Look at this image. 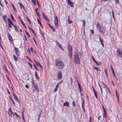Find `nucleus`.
<instances>
[{"mask_svg": "<svg viewBox=\"0 0 122 122\" xmlns=\"http://www.w3.org/2000/svg\"><path fill=\"white\" fill-rule=\"evenodd\" d=\"M82 52H78L76 51L75 54V56L74 58L73 61L76 64H79L80 62V59L81 56Z\"/></svg>", "mask_w": 122, "mask_h": 122, "instance_id": "obj_1", "label": "nucleus"}, {"mask_svg": "<svg viewBox=\"0 0 122 122\" xmlns=\"http://www.w3.org/2000/svg\"><path fill=\"white\" fill-rule=\"evenodd\" d=\"M55 64L57 67L59 69H63L64 66V64L61 61L56 59L55 60Z\"/></svg>", "mask_w": 122, "mask_h": 122, "instance_id": "obj_2", "label": "nucleus"}, {"mask_svg": "<svg viewBox=\"0 0 122 122\" xmlns=\"http://www.w3.org/2000/svg\"><path fill=\"white\" fill-rule=\"evenodd\" d=\"M118 56L122 57V49H118L117 53Z\"/></svg>", "mask_w": 122, "mask_h": 122, "instance_id": "obj_3", "label": "nucleus"}, {"mask_svg": "<svg viewBox=\"0 0 122 122\" xmlns=\"http://www.w3.org/2000/svg\"><path fill=\"white\" fill-rule=\"evenodd\" d=\"M42 15L43 18L47 21L49 22V20L47 17L46 16L45 14L43 12H42Z\"/></svg>", "mask_w": 122, "mask_h": 122, "instance_id": "obj_4", "label": "nucleus"}, {"mask_svg": "<svg viewBox=\"0 0 122 122\" xmlns=\"http://www.w3.org/2000/svg\"><path fill=\"white\" fill-rule=\"evenodd\" d=\"M68 50L69 51V53L72 52V48L71 45L69 44L68 45Z\"/></svg>", "mask_w": 122, "mask_h": 122, "instance_id": "obj_5", "label": "nucleus"}, {"mask_svg": "<svg viewBox=\"0 0 122 122\" xmlns=\"http://www.w3.org/2000/svg\"><path fill=\"white\" fill-rule=\"evenodd\" d=\"M7 35L10 42L12 43L13 42V39L11 35L9 33H8Z\"/></svg>", "mask_w": 122, "mask_h": 122, "instance_id": "obj_6", "label": "nucleus"}, {"mask_svg": "<svg viewBox=\"0 0 122 122\" xmlns=\"http://www.w3.org/2000/svg\"><path fill=\"white\" fill-rule=\"evenodd\" d=\"M62 74L61 73L58 72V73L57 78L59 80H60L62 79Z\"/></svg>", "mask_w": 122, "mask_h": 122, "instance_id": "obj_7", "label": "nucleus"}, {"mask_svg": "<svg viewBox=\"0 0 122 122\" xmlns=\"http://www.w3.org/2000/svg\"><path fill=\"white\" fill-rule=\"evenodd\" d=\"M19 3V4L20 6V8H22L24 10H25V11H26L25 8L23 5L20 2Z\"/></svg>", "mask_w": 122, "mask_h": 122, "instance_id": "obj_8", "label": "nucleus"}, {"mask_svg": "<svg viewBox=\"0 0 122 122\" xmlns=\"http://www.w3.org/2000/svg\"><path fill=\"white\" fill-rule=\"evenodd\" d=\"M67 3L71 7H73V3L70 0H67Z\"/></svg>", "mask_w": 122, "mask_h": 122, "instance_id": "obj_9", "label": "nucleus"}, {"mask_svg": "<svg viewBox=\"0 0 122 122\" xmlns=\"http://www.w3.org/2000/svg\"><path fill=\"white\" fill-rule=\"evenodd\" d=\"M55 26L56 28L59 27V24L58 23V21H54Z\"/></svg>", "mask_w": 122, "mask_h": 122, "instance_id": "obj_10", "label": "nucleus"}, {"mask_svg": "<svg viewBox=\"0 0 122 122\" xmlns=\"http://www.w3.org/2000/svg\"><path fill=\"white\" fill-rule=\"evenodd\" d=\"M18 17L20 20L21 22V23L22 24V25L24 26V27L25 28H26V26H25V24H24V22L22 21V20H21V19L20 18V16H19Z\"/></svg>", "mask_w": 122, "mask_h": 122, "instance_id": "obj_11", "label": "nucleus"}, {"mask_svg": "<svg viewBox=\"0 0 122 122\" xmlns=\"http://www.w3.org/2000/svg\"><path fill=\"white\" fill-rule=\"evenodd\" d=\"M111 69L112 70V72L113 74V75L114 76H115V77H116V78H117L116 76L115 75V72L114 71V70L113 69L112 66H111Z\"/></svg>", "mask_w": 122, "mask_h": 122, "instance_id": "obj_12", "label": "nucleus"}, {"mask_svg": "<svg viewBox=\"0 0 122 122\" xmlns=\"http://www.w3.org/2000/svg\"><path fill=\"white\" fill-rule=\"evenodd\" d=\"M63 106H66L67 107H69V105L67 102H66L63 104Z\"/></svg>", "mask_w": 122, "mask_h": 122, "instance_id": "obj_13", "label": "nucleus"}, {"mask_svg": "<svg viewBox=\"0 0 122 122\" xmlns=\"http://www.w3.org/2000/svg\"><path fill=\"white\" fill-rule=\"evenodd\" d=\"M56 42L58 44L57 46L59 48H60L62 50H63V49L61 46V45L60 44H59L57 41H56Z\"/></svg>", "mask_w": 122, "mask_h": 122, "instance_id": "obj_14", "label": "nucleus"}, {"mask_svg": "<svg viewBox=\"0 0 122 122\" xmlns=\"http://www.w3.org/2000/svg\"><path fill=\"white\" fill-rule=\"evenodd\" d=\"M97 27L98 30H100L101 28V26L99 23L98 22L97 23Z\"/></svg>", "mask_w": 122, "mask_h": 122, "instance_id": "obj_15", "label": "nucleus"}, {"mask_svg": "<svg viewBox=\"0 0 122 122\" xmlns=\"http://www.w3.org/2000/svg\"><path fill=\"white\" fill-rule=\"evenodd\" d=\"M14 99L18 103H20V102L19 101L18 99V98L17 96H14Z\"/></svg>", "mask_w": 122, "mask_h": 122, "instance_id": "obj_16", "label": "nucleus"}, {"mask_svg": "<svg viewBox=\"0 0 122 122\" xmlns=\"http://www.w3.org/2000/svg\"><path fill=\"white\" fill-rule=\"evenodd\" d=\"M41 110L39 112V114L38 115V121H40V117L41 115Z\"/></svg>", "mask_w": 122, "mask_h": 122, "instance_id": "obj_17", "label": "nucleus"}, {"mask_svg": "<svg viewBox=\"0 0 122 122\" xmlns=\"http://www.w3.org/2000/svg\"><path fill=\"white\" fill-rule=\"evenodd\" d=\"M104 70L105 71V72L106 74V75L107 77L108 76V74L107 73V68H105L104 69Z\"/></svg>", "mask_w": 122, "mask_h": 122, "instance_id": "obj_18", "label": "nucleus"}, {"mask_svg": "<svg viewBox=\"0 0 122 122\" xmlns=\"http://www.w3.org/2000/svg\"><path fill=\"white\" fill-rule=\"evenodd\" d=\"M37 20L38 22V23L39 24H40L41 26V27H43V26L42 25V24L41 23L40 21L39 20V19H37Z\"/></svg>", "mask_w": 122, "mask_h": 122, "instance_id": "obj_19", "label": "nucleus"}, {"mask_svg": "<svg viewBox=\"0 0 122 122\" xmlns=\"http://www.w3.org/2000/svg\"><path fill=\"white\" fill-rule=\"evenodd\" d=\"M93 68L95 70H96L97 71L99 70L100 71L101 70L100 68L98 67H97L95 66H93Z\"/></svg>", "mask_w": 122, "mask_h": 122, "instance_id": "obj_20", "label": "nucleus"}, {"mask_svg": "<svg viewBox=\"0 0 122 122\" xmlns=\"http://www.w3.org/2000/svg\"><path fill=\"white\" fill-rule=\"evenodd\" d=\"M104 113L103 115V117L105 118H106L107 116V113L106 111H104Z\"/></svg>", "mask_w": 122, "mask_h": 122, "instance_id": "obj_21", "label": "nucleus"}, {"mask_svg": "<svg viewBox=\"0 0 122 122\" xmlns=\"http://www.w3.org/2000/svg\"><path fill=\"white\" fill-rule=\"evenodd\" d=\"M72 52H69V57H70L72 59L73 58L72 56Z\"/></svg>", "mask_w": 122, "mask_h": 122, "instance_id": "obj_22", "label": "nucleus"}, {"mask_svg": "<svg viewBox=\"0 0 122 122\" xmlns=\"http://www.w3.org/2000/svg\"><path fill=\"white\" fill-rule=\"evenodd\" d=\"M38 9L37 8H36L35 9V10L36 11V13L37 14V16H38L40 18V16H39V13H38V12H37V10Z\"/></svg>", "mask_w": 122, "mask_h": 122, "instance_id": "obj_23", "label": "nucleus"}, {"mask_svg": "<svg viewBox=\"0 0 122 122\" xmlns=\"http://www.w3.org/2000/svg\"><path fill=\"white\" fill-rule=\"evenodd\" d=\"M116 95L117 98L118 99V101L119 102V96L118 95V94L117 92V90H116Z\"/></svg>", "mask_w": 122, "mask_h": 122, "instance_id": "obj_24", "label": "nucleus"}, {"mask_svg": "<svg viewBox=\"0 0 122 122\" xmlns=\"http://www.w3.org/2000/svg\"><path fill=\"white\" fill-rule=\"evenodd\" d=\"M7 20L9 23H10V24L11 25L13 23L12 21L10 19L8 18L7 19Z\"/></svg>", "mask_w": 122, "mask_h": 122, "instance_id": "obj_25", "label": "nucleus"}, {"mask_svg": "<svg viewBox=\"0 0 122 122\" xmlns=\"http://www.w3.org/2000/svg\"><path fill=\"white\" fill-rule=\"evenodd\" d=\"M13 57L14 58V60L15 61H17V59L16 57L14 55H13Z\"/></svg>", "mask_w": 122, "mask_h": 122, "instance_id": "obj_26", "label": "nucleus"}, {"mask_svg": "<svg viewBox=\"0 0 122 122\" xmlns=\"http://www.w3.org/2000/svg\"><path fill=\"white\" fill-rule=\"evenodd\" d=\"M10 16L12 20L13 21H15V20L13 17V16L11 14H10Z\"/></svg>", "mask_w": 122, "mask_h": 122, "instance_id": "obj_27", "label": "nucleus"}, {"mask_svg": "<svg viewBox=\"0 0 122 122\" xmlns=\"http://www.w3.org/2000/svg\"><path fill=\"white\" fill-rule=\"evenodd\" d=\"M58 21L57 17L56 15L54 17V21Z\"/></svg>", "mask_w": 122, "mask_h": 122, "instance_id": "obj_28", "label": "nucleus"}, {"mask_svg": "<svg viewBox=\"0 0 122 122\" xmlns=\"http://www.w3.org/2000/svg\"><path fill=\"white\" fill-rule=\"evenodd\" d=\"M35 74L36 77L37 78V79H39V77L37 75V73L36 71H35Z\"/></svg>", "mask_w": 122, "mask_h": 122, "instance_id": "obj_29", "label": "nucleus"}, {"mask_svg": "<svg viewBox=\"0 0 122 122\" xmlns=\"http://www.w3.org/2000/svg\"><path fill=\"white\" fill-rule=\"evenodd\" d=\"M33 4L35 5H36V0H31Z\"/></svg>", "mask_w": 122, "mask_h": 122, "instance_id": "obj_30", "label": "nucleus"}, {"mask_svg": "<svg viewBox=\"0 0 122 122\" xmlns=\"http://www.w3.org/2000/svg\"><path fill=\"white\" fill-rule=\"evenodd\" d=\"M22 119L23 120L24 122H25V118H24V113L23 112H22Z\"/></svg>", "mask_w": 122, "mask_h": 122, "instance_id": "obj_31", "label": "nucleus"}, {"mask_svg": "<svg viewBox=\"0 0 122 122\" xmlns=\"http://www.w3.org/2000/svg\"><path fill=\"white\" fill-rule=\"evenodd\" d=\"M95 63L97 66H99L101 64V62H97V61Z\"/></svg>", "mask_w": 122, "mask_h": 122, "instance_id": "obj_32", "label": "nucleus"}, {"mask_svg": "<svg viewBox=\"0 0 122 122\" xmlns=\"http://www.w3.org/2000/svg\"><path fill=\"white\" fill-rule=\"evenodd\" d=\"M11 5H12V6L14 10L15 11H16V9L15 8V7L14 5L12 3L11 4Z\"/></svg>", "mask_w": 122, "mask_h": 122, "instance_id": "obj_33", "label": "nucleus"}, {"mask_svg": "<svg viewBox=\"0 0 122 122\" xmlns=\"http://www.w3.org/2000/svg\"><path fill=\"white\" fill-rule=\"evenodd\" d=\"M14 50H15V52L19 51L18 50H19L16 47H15L14 48Z\"/></svg>", "mask_w": 122, "mask_h": 122, "instance_id": "obj_34", "label": "nucleus"}, {"mask_svg": "<svg viewBox=\"0 0 122 122\" xmlns=\"http://www.w3.org/2000/svg\"><path fill=\"white\" fill-rule=\"evenodd\" d=\"M26 18H27V20L28 21V22L30 24H31V23L30 22V20L29 19V18L28 16H27L26 17Z\"/></svg>", "mask_w": 122, "mask_h": 122, "instance_id": "obj_35", "label": "nucleus"}, {"mask_svg": "<svg viewBox=\"0 0 122 122\" xmlns=\"http://www.w3.org/2000/svg\"><path fill=\"white\" fill-rule=\"evenodd\" d=\"M28 65H29V66H30L31 68H32V64L30 63L29 62H28Z\"/></svg>", "mask_w": 122, "mask_h": 122, "instance_id": "obj_36", "label": "nucleus"}, {"mask_svg": "<svg viewBox=\"0 0 122 122\" xmlns=\"http://www.w3.org/2000/svg\"><path fill=\"white\" fill-rule=\"evenodd\" d=\"M50 28L53 31H55V29L52 26H51Z\"/></svg>", "mask_w": 122, "mask_h": 122, "instance_id": "obj_37", "label": "nucleus"}, {"mask_svg": "<svg viewBox=\"0 0 122 122\" xmlns=\"http://www.w3.org/2000/svg\"><path fill=\"white\" fill-rule=\"evenodd\" d=\"M78 86L79 88V90H81V88L80 86V84H79V83L78 82Z\"/></svg>", "mask_w": 122, "mask_h": 122, "instance_id": "obj_38", "label": "nucleus"}, {"mask_svg": "<svg viewBox=\"0 0 122 122\" xmlns=\"http://www.w3.org/2000/svg\"><path fill=\"white\" fill-rule=\"evenodd\" d=\"M98 36H99V39L100 41V42L101 43H102V40L101 39V37H100V35H98Z\"/></svg>", "mask_w": 122, "mask_h": 122, "instance_id": "obj_39", "label": "nucleus"}, {"mask_svg": "<svg viewBox=\"0 0 122 122\" xmlns=\"http://www.w3.org/2000/svg\"><path fill=\"white\" fill-rule=\"evenodd\" d=\"M26 57L28 58L29 60L30 61L32 62V61L30 59V58L28 56H26Z\"/></svg>", "mask_w": 122, "mask_h": 122, "instance_id": "obj_40", "label": "nucleus"}, {"mask_svg": "<svg viewBox=\"0 0 122 122\" xmlns=\"http://www.w3.org/2000/svg\"><path fill=\"white\" fill-rule=\"evenodd\" d=\"M10 99L11 100V101H12L13 104L14 105H15V102H14V101L12 100V98H11V97H10Z\"/></svg>", "mask_w": 122, "mask_h": 122, "instance_id": "obj_41", "label": "nucleus"}, {"mask_svg": "<svg viewBox=\"0 0 122 122\" xmlns=\"http://www.w3.org/2000/svg\"><path fill=\"white\" fill-rule=\"evenodd\" d=\"M37 85L36 86V85H35V86H34V91H35L36 90V88H37ZM33 92H34V90H33Z\"/></svg>", "mask_w": 122, "mask_h": 122, "instance_id": "obj_42", "label": "nucleus"}, {"mask_svg": "<svg viewBox=\"0 0 122 122\" xmlns=\"http://www.w3.org/2000/svg\"><path fill=\"white\" fill-rule=\"evenodd\" d=\"M9 111L10 112V113H13V112H12L11 107H10L9 110Z\"/></svg>", "mask_w": 122, "mask_h": 122, "instance_id": "obj_43", "label": "nucleus"}, {"mask_svg": "<svg viewBox=\"0 0 122 122\" xmlns=\"http://www.w3.org/2000/svg\"><path fill=\"white\" fill-rule=\"evenodd\" d=\"M15 31L16 32H18V30L17 29V26H16L15 27Z\"/></svg>", "mask_w": 122, "mask_h": 122, "instance_id": "obj_44", "label": "nucleus"}, {"mask_svg": "<svg viewBox=\"0 0 122 122\" xmlns=\"http://www.w3.org/2000/svg\"><path fill=\"white\" fill-rule=\"evenodd\" d=\"M94 95H95V96L96 98L97 99H98V97H97V93H95Z\"/></svg>", "mask_w": 122, "mask_h": 122, "instance_id": "obj_45", "label": "nucleus"}, {"mask_svg": "<svg viewBox=\"0 0 122 122\" xmlns=\"http://www.w3.org/2000/svg\"><path fill=\"white\" fill-rule=\"evenodd\" d=\"M36 91H37V92H39V90L38 89V86H37V88H36Z\"/></svg>", "mask_w": 122, "mask_h": 122, "instance_id": "obj_46", "label": "nucleus"}, {"mask_svg": "<svg viewBox=\"0 0 122 122\" xmlns=\"http://www.w3.org/2000/svg\"><path fill=\"white\" fill-rule=\"evenodd\" d=\"M67 22L69 24H70L72 23L73 21L70 20H68Z\"/></svg>", "mask_w": 122, "mask_h": 122, "instance_id": "obj_47", "label": "nucleus"}, {"mask_svg": "<svg viewBox=\"0 0 122 122\" xmlns=\"http://www.w3.org/2000/svg\"><path fill=\"white\" fill-rule=\"evenodd\" d=\"M84 100H83L82 101V107H84Z\"/></svg>", "mask_w": 122, "mask_h": 122, "instance_id": "obj_48", "label": "nucleus"}, {"mask_svg": "<svg viewBox=\"0 0 122 122\" xmlns=\"http://www.w3.org/2000/svg\"><path fill=\"white\" fill-rule=\"evenodd\" d=\"M33 65L34 66V67H35V69H36L37 70V71H38V69L37 68V67L36 66V65L35 64H34Z\"/></svg>", "mask_w": 122, "mask_h": 122, "instance_id": "obj_49", "label": "nucleus"}, {"mask_svg": "<svg viewBox=\"0 0 122 122\" xmlns=\"http://www.w3.org/2000/svg\"><path fill=\"white\" fill-rule=\"evenodd\" d=\"M6 15H4L3 16V19H6Z\"/></svg>", "mask_w": 122, "mask_h": 122, "instance_id": "obj_50", "label": "nucleus"}, {"mask_svg": "<svg viewBox=\"0 0 122 122\" xmlns=\"http://www.w3.org/2000/svg\"><path fill=\"white\" fill-rule=\"evenodd\" d=\"M92 59H93V61H94L95 62H96V61H96V60H95L94 58V57H93V56H92Z\"/></svg>", "mask_w": 122, "mask_h": 122, "instance_id": "obj_51", "label": "nucleus"}, {"mask_svg": "<svg viewBox=\"0 0 122 122\" xmlns=\"http://www.w3.org/2000/svg\"><path fill=\"white\" fill-rule=\"evenodd\" d=\"M33 39L34 41V42L36 44V45H37V44L34 38L33 37Z\"/></svg>", "mask_w": 122, "mask_h": 122, "instance_id": "obj_52", "label": "nucleus"}, {"mask_svg": "<svg viewBox=\"0 0 122 122\" xmlns=\"http://www.w3.org/2000/svg\"><path fill=\"white\" fill-rule=\"evenodd\" d=\"M15 53H16V54L17 55V56H18L19 55V51L16 52Z\"/></svg>", "mask_w": 122, "mask_h": 122, "instance_id": "obj_53", "label": "nucleus"}, {"mask_svg": "<svg viewBox=\"0 0 122 122\" xmlns=\"http://www.w3.org/2000/svg\"><path fill=\"white\" fill-rule=\"evenodd\" d=\"M83 26L84 27L85 26V20H83Z\"/></svg>", "mask_w": 122, "mask_h": 122, "instance_id": "obj_54", "label": "nucleus"}, {"mask_svg": "<svg viewBox=\"0 0 122 122\" xmlns=\"http://www.w3.org/2000/svg\"><path fill=\"white\" fill-rule=\"evenodd\" d=\"M25 32L26 33V34L27 35V36H28V37H30V36L29 35V34L26 31V30H25Z\"/></svg>", "mask_w": 122, "mask_h": 122, "instance_id": "obj_55", "label": "nucleus"}, {"mask_svg": "<svg viewBox=\"0 0 122 122\" xmlns=\"http://www.w3.org/2000/svg\"><path fill=\"white\" fill-rule=\"evenodd\" d=\"M91 33L92 34H94V32L93 30H91Z\"/></svg>", "mask_w": 122, "mask_h": 122, "instance_id": "obj_56", "label": "nucleus"}, {"mask_svg": "<svg viewBox=\"0 0 122 122\" xmlns=\"http://www.w3.org/2000/svg\"><path fill=\"white\" fill-rule=\"evenodd\" d=\"M28 28L29 30H31L32 31L33 30L32 29L31 27H29V26L28 27Z\"/></svg>", "mask_w": 122, "mask_h": 122, "instance_id": "obj_57", "label": "nucleus"}, {"mask_svg": "<svg viewBox=\"0 0 122 122\" xmlns=\"http://www.w3.org/2000/svg\"><path fill=\"white\" fill-rule=\"evenodd\" d=\"M36 64L38 66H39L41 64H40L38 62H37V63H36Z\"/></svg>", "mask_w": 122, "mask_h": 122, "instance_id": "obj_58", "label": "nucleus"}, {"mask_svg": "<svg viewBox=\"0 0 122 122\" xmlns=\"http://www.w3.org/2000/svg\"><path fill=\"white\" fill-rule=\"evenodd\" d=\"M99 30V32L100 33H102V34H104V32H103V31L102 30H100H100Z\"/></svg>", "mask_w": 122, "mask_h": 122, "instance_id": "obj_59", "label": "nucleus"}, {"mask_svg": "<svg viewBox=\"0 0 122 122\" xmlns=\"http://www.w3.org/2000/svg\"><path fill=\"white\" fill-rule=\"evenodd\" d=\"M73 105L74 107L75 106V102L74 101H73L72 102Z\"/></svg>", "mask_w": 122, "mask_h": 122, "instance_id": "obj_60", "label": "nucleus"}, {"mask_svg": "<svg viewBox=\"0 0 122 122\" xmlns=\"http://www.w3.org/2000/svg\"><path fill=\"white\" fill-rule=\"evenodd\" d=\"M0 4L1 5V7H3V6H4L1 3V2L0 0Z\"/></svg>", "mask_w": 122, "mask_h": 122, "instance_id": "obj_61", "label": "nucleus"}, {"mask_svg": "<svg viewBox=\"0 0 122 122\" xmlns=\"http://www.w3.org/2000/svg\"><path fill=\"white\" fill-rule=\"evenodd\" d=\"M10 115L11 117H12V115H14V114H13V112L12 113H10Z\"/></svg>", "mask_w": 122, "mask_h": 122, "instance_id": "obj_62", "label": "nucleus"}, {"mask_svg": "<svg viewBox=\"0 0 122 122\" xmlns=\"http://www.w3.org/2000/svg\"><path fill=\"white\" fill-rule=\"evenodd\" d=\"M57 89H58V88H57L56 87L54 89V92H55L57 90Z\"/></svg>", "mask_w": 122, "mask_h": 122, "instance_id": "obj_63", "label": "nucleus"}, {"mask_svg": "<svg viewBox=\"0 0 122 122\" xmlns=\"http://www.w3.org/2000/svg\"><path fill=\"white\" fill-rule=\"evenodd\" d=\"M25 87L26 88H28L29 87V86L28 85L26 84L25 85Z\"/></svg>", "mask_w": 122, "mask_h": 122, "instance_id": "obj_64", "label": "nucleus"}]
</instances>
